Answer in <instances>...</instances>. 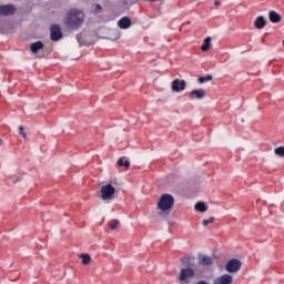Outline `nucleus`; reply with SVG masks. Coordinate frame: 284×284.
Returning <instances> with one entry per match:
<instances>
[{
  "instance_id": "f257e3e1",
  "label": "nucleus",
  "mask_w": 284,
  "mask_h": 284,
  "mask_svg": "<svg viewBox=\"0 0 284 284\" xmlns=\"http://www.w3.org/2000/svg\"><path fill=\"white\" fill-rule=\"evenodd\" d=\"M85 13L79 9H71L67 13L65 26L69 28H81Z\"/></svg>"
},
{
  "instance_id": "f03ea898",
  "label": "nucleus",
  "mask_w": 284,
  "mask_h": 284,
  "mask_svg": "<svg viewBox=\"0 0 284 284\" xmlns=\"http://www.w3.org/2000/svg\"><path fill=\"white\" fill-rule=\"evenodd\" d=\"M173 206H174V196L168 193L161 195L158 202V207L161 210V212H168L169 210H172Z\"/></svg>"
},
{
  "instance_id": "7ed1b4c3",
  "label": "nucleus",
  "mask_w": 284,
  "mask_h": 284,
  "mask_svg": "<svg viewBox=\"0 0 284 284\" xmlns=\"http://www.w3.org/2000/svg\"><path fill=\"white\" fill-rule=\"evenodd\" d=\"M100 194L102 201H112L114 194H116V189L112 184L102 185Z\"/></svg>"
},
{
  "instance_id": "20e7f679",
  "label": "nucleus",
  "mask_w": 284,
  "mask_h": 284,
  "mask_svg": "<svg viewBox=\"0 0 284 284\" xmlns=\"http://www.w3.org/2000/svg\"><path fill=\"white\" fill-rule=\"evenodd\" d=\"M195 273L192 267L182 268L179 278L182 283L190 284V280L194 278Z\"/></svg>"
},
{
  "instance_id": "39448f33",
  "label": "nucleus",
  "mask_w": 284,
  "mask_h": 284,
  "mask_svg": "<svg viewBox=\"0 0 284 284\" xmlns=\"http://www.w3.org/2000/svg\"><path fill=\"white\" fill-rule=\"evenodd\" d=\"M50 38H51V41H60V39H63V32L61 31V26L52 24L50 27Z\"/></svg>"
},
{
  "instance_id": "423d86ee",
  "label": "nucleus",
  "mask_w": 284,
  "mask_h": 284,
  "mask_svg": "<svg viewBox=\"0 0 284 284\" xmlns=\"http://www.w3.org/2000/svg\"><path fill=\"white\" fill-rule=\"evenodd\" d=\"M241 261L233 258L230 260L226 265H225V270L226 272H229L230 274H234L236 272H239V270H241Z\"/></svg>"
},
{
  "instance_id": "0eeeda50",
  "label": "nucleus",
  "mask_w": 284,
  "mask_h": 284,
  "mask_svg": "<svg viewBox=\"0 0 284 284\" xmlns=\"http://www.w3.org/2000/svg\"><path fill=\"white\" fill-rule=\"evenodd\" d=\"M16 11L17 9L12 4H0V17H11Z\"/></svg>"
},
{
  "instance_id": "6e6552de",
  "label": "nucleus",
  "mask_w": 284,
  "mask_h": 284,
  "mask_svg": "<svg viewBox=\"0 0 284 284\" xmlns=\"http://www.w3.org/2000/svg\"><path fill=\"white\" fill-rule=\"evenodd\" d=\"M185 85H186L185 80L175 79L172 82V91L173 92H183V90H185Z\"/></svg>"
},
{
  "instance_id": "1a4fd4ad",
  "label": "nucleus",
  "mask_w": 284,
  "mask_h": 284,
  "mask_svg": "<svg viewBox=\"0 0 284 284\" xmlns=\"http://www.w3.org/2000/svg\"><path fill=\"white\" fill-rule=\"evenodd\" d=\"M232 281H234V277H232V275L224 274V275H221V276L216 277L213 281V284H231Z\"/></svg>"
},
{
  "instance_id": "9d476101",
  "label": "nucleus",
  "mask_w": 284,
  "mask_h": 284,
  "mask_svg": "<svg viewBox=\"0 0 284 284\" xmlns=\"http://www.w3.org/2000/svg\"><path fill=\"white\" fill-rule=\"evenodd\" d=\"M118 26L121 30H128L132 26V19L129 17H123L118 21Z\"/></svg>"
},
{
  "instance_id": "9b49d317",
  "label": "nucleus",
  "mask_w": 284,
  "mask_h": 284,
  "mask_svg": "<svg viewBox=\"0 0 284 284\" xmlns=\"http://www.w3.org/2000/svg\"><path fill=\"white\" fill-rule=\"evenodd\" d=\"M191 99H204L205 98V90L199 89V90H193L190 93Z\"/></svg>"
},
{
  "instance_id": "f8f14e48",
  "label": "nucleus",
  "mask_w": 284,
  "mask_h": 284,
  "mask_svg": "<svg viewBox=\"0 0 284 284\" xmlns=\"http://www.w3.org/2000/svg\"><path fill=\"white\" fill-rule=\"evenodd\" d=\"M268 19L271 23H281V14H278L276 11H270L268 12Z\"/></svg>"
},
{
  "instance_id": "ddd939ff",
  "label": "nucleus",
  "mask_w": 284,
  "mask_h": 284,
  "mask_svg": "<svg viewBox=\"0 0 284 284\" xmlns=\"http://www.w3.org/2000/svg\"><path fill=\"white\" fill-rule=\"evenodd\" d=\"M265 26H266L265 18L263 16L257 17L255 20V28L257 30H263Z\"/></svg>"
},
{
  "instance_id": "4468645a",
  "label": "nucleus",
  "mask_w": 284,
  "mask_h": 284,
  "mask_svg": "<svg viewBox=\"0 0 284 284\" xmlns=\"http://www.w3.org/2000/svg\"><path fill=\"white\" fill-rule=\"evenodd\" d=\"M39 50H43V42L37 41L31 43V52H33V54H37Z\"/></svg>"
},
{
  "instance_id": "2eb2a0df",
  "label": "nucleus",
  "mask_w": 284,
  "mask_h": 284,
  "mask_svg": "<svg viewBox=\"0 0 284 284\" xmlns=\"http://www.w3.org/2000/svg\"><path fill=\"white\" fill-rule=\"evenodd\" d=\"M211 45H212V38L211 37H206L204 39V43L201 47L202 52H207V50H210Z\"/></svg>"
},
{
  "instance_id": "dca6fc26",
  "label": "nucleus",
  "mask_w": 284,
  "mask_h": 284,
  "mask_svg": "<svg viewBox=\"0 0 284 284\" xmlns=\"http://www.w3.org/2000/svg\"><path fill=\"white\" fill-rule=\"evenodd\" d=\"M199 263L200 265H212V257L207 255L199 256Z\"/></svg>"
},
{
  "instance_id": "f3484780",
  "label": "nucleus",
  "mask_w": 284,
  "mask_h": 284,
  "mask_svg": "<svg viewBox=\"0 0 284 284\" xmlns=\"http://www.w3.org/2000/svg\"><path fill=\"white\" fill-rule=\"evenodd\" d=\"M195 210H196L197 212H207V206H206L205 203H203V202H197V203L195 204Z\"/></svg>"
},
{
  "instance_id": "a211bd4d",
  "label": "nucleus",
  "mask_w": 284,
  "mask_h": 284,
  "mask_svg": "<svg viewBox=\"0 0 284 284\" xmlns=\"http://www.w3.org/2000/svg\"><path fill=\"white\" fill-rule=\"evenodd\" d=\"M82 265H90V262L92 261V257L89 254H82Z\"/></svg>"
},
{
  "instance_id": "6ab92c4d",
  "label": "nucleus",
  "mask_w": 284,
  "mask_h": 284,
  "mask_svg": "<svg viewBox=\"0 0 284 284\" xmlns=\"http://www.w3.org/2000/svg\"><path fill=\"white\" fill-rule=\"evenodd\" d=\"M118 165H120V168H123V165H124V168H130V161H128V160H123V158H120L119 160H118Z\"/></svg>"
},
{
  "instance_id": "aec40b11",
  "label": "nucleus",
  "mask_w": 284,
  "mask_h": 284,
  "mask_svg": "<svg viewBox=\"0 0 284 284\" xmlns=\"http://www.w3.org/2000/svg\"><path fill=\"white\" fill-rule=\"evenodd\" d=\"M274 154H276V156H284V146H278L274 149Z\"/></svg>"
},
{
  "instance_id": "412c9836",
  "label": "nucleus",
  "mask_w": 284,
  "mask_h": 284,
  "mask_svg": "<svg viewBox=\"0 0 284 284\" xmlns=\"http://www.w3.org/2000/svg\"><path fill=\"white\" fill-rule=\"evenodd\" d=\"M199 83H205L207 81H212V74L205 75V77H200L197 79Z\"/></svg>"
},
{
  "instance_id": "4be33fe9",
  "label": "nucleus",
  "mask_w": 284,
  "mask_h": 284,
  "mask_svg": "<svg viewBox=\"0 0 284 284\" xmlns=\"http://www.w3.org/2000/svg\"><path fill=\"white\" fill-rule=\"evenodd\" d=\"M119 225H120L119 220H112V221L109 223L110 230H116V227H119Z\"/></svg>"
},
{
  "instance_id": "5701e85b",
  "label": "nucleus",
  "mask_w": 284,
  "mask_h": 284,
  "mask_svg": "<svg viewBox=\"0 0 284 284\" xmlns=\"http://www.w3.org/2000/svg\"><path fill=\"white\" fill-rule=\"evenodd\" d=\"M210 223H214V217H210V219H207V220H203V221H202V225H203L204 227H207V225H210Z\"/></svg>"
},
{
  "instance_id": "b1692460",
  "label": "nucleus",
  "mask_w": 284,
  "mask_h": 284,
  "mask_svg": "<svg viewBox=\"0 0 284 284\" xmlns=\"http://www.w3.org/2000/svg\"><path fill=\"white\" fill-rule=\"evenodd\" d=\"M19 130H20V134H21V136L23 138V139H26V136H28V133H26L24 131H23V126H19Z\"/></svg>"
},
{
  "instance_id": "393cba45",
  "label": "nucleus",
  "mask_w": 284,
  "mask_h": 284,
  "mask_svg": "<svg viewBox=\"0 0 284 284\" xmlns=\"http://www.w3.org/2000/svg\"><path fill=\"white\" fill-rule=\"evenodd\" d=\"M101 10H102L101 4H95V12H101Z\"/></svg>"
},
{
  "instance_id": "a878e982",
  "label": "nucleus",
  "mask_w": 284,
  "mask_h": 284,
  "mask_svg": "<svg viewBox=\"0 0 284 284\" xmlns=\"http://www.w3.org/2000/svg\"><path fill=\"white\" fill-rule=\"evenodd\" d=\"M214 4L219 7V6H221V2L219 0H215Z\"/></svg>"
},
{
  "instance_id": "bb28decb",
  "label": "nucleus",
  "mask_w": 284,
  "mask_h": 284,
  "mask_svg": "<svg viewBox=\"0 0 284 284\" xmlns=\"http://www.w3.org/2000/svg\"><path fill=\"white\" fill-rule=\"evenodd\" d=\"M196 284H209V283L205 282V281H200V282H197Z\"/></svg>"
},
{
  "instance_id": "cd10ccee",
  "label": "nucleus",
  "mask_w": 284,
  "mask_h": 284,
  "mask_svg": "<svg viewBox=\"0 0 284 284\" xmlns=\"http://www.w3.org/2000/svg\"><path fill=\"white\" fill-rule=\"evenodd\" d=\"M77 39H78V41H79V39H81V34H78V36H77Z\"/></svg>"
}]
</instances>
